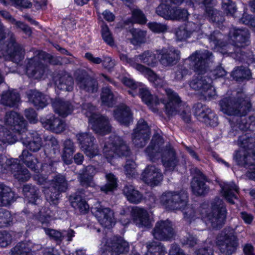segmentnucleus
Listing matches in <instances>:
<instances>
[{
  "mask_svg": "<svg viewBox=\"0 0 255 255\" xmlns=\"http://www.w3.org/2000/svg\"><path fill=\"white\" fill-rule=\"evenodd\" d=\"M18 161V159H8L4 156L0 155V173H4L8 168L11 170L12 164Z\"/></svg>",
  "mask_w": 255,
  "mask_h": 255,
  "instance_id": "obj_60",
  "label": "nucleus"
},
{
  "mask_svg": "<svg viewBox=\"0 0 255 255\" xmlns=\"http://www.w3.org/2000/svg\"><path fill=\"white\" fill-rule=\"evenodd\" d=\"M77 178L80 185L83 187L87 188L95 185L93 179L91 176L87 175L81 171L78 173Z\"/></svg>",
  "mask_w": 255,
  "mask_h": 255,
  "instance_id": "obj_59",
  "label": "nucleus"
},
{
  "mask_svg": "<svg viewBox=\"0 0 255 255\" xmlns=\"http://www.w3.org/2000/svg\"><path fill=\"white\" fill-rule=\"evenodd\" d=\"M23 192L29 203L38 204L41 200L39 190L34 186L29 184L24 185Z\"/></svg>",
  "mask_w": 255,
  "mask_h": 255,
  "instance_id": "obj_40",
  "label": "nucleus"
},
{
  "mask_svg": "<svg viewBox=\"0 0 255 255\" xmlns=\"http://www.w3.org/2000/svg\"><path fill=\"white\" fill-rule=\"evenodd\" d=\"M188 196L186 190H182L176 194V210H182L187 205Z\"/></svg>",
  "mask_w": 255,
  "mask_h": 255,
  "instance_id": "obj_56",
  "label": "nucleus"
},
{
  "mask_svg": "<svg viewBox=\"0 0 255 255\" xmlns=\"http://www.w3.org/2000/svg\"><path fill=\"white\" fill-rule=\"evenodd\" d=\"M20 136L11 133L3 126H0V141L3 143L12 144L19 139Z\"/></svg>",
  "mask_w": 255,
  "mask_h": 255,
  "instance_id": "obj_46",
  "label": "nucleus"
},
{
  "mask_svg": "<svg viewBox=\"0 0 255 255\" xmlns=\"http://www.w3.org/2000/svg\"><path fill=\"white\" fill-rule=\"evenodd\" d=\"M8 255H32L31 250L27 244L19 242L11 249Z\"/></svg>",
  "mask_w": 255,
  "mask_h": 255,
  "instance_id": "obj_49",
  "label": "nucleus"
},
{
  "mask_svg": "<svg viewBox=\"0 0 255 255\" xmlns=\"http://www.w3.org/2000/svg\"><path fill=\"white\" fill-rule=\"evenodd\" d=\"M41 123L45 128L56 133L61 132L65 128V123L61 119L54 116L50 117Z\"/></svg>",
  "mask_w": 255,
  "mask_h": 255,
  "instance_id": "obj_29",
  "label": "nucleus"
},
{
  "mask_svg": "<svg viewBox=\"0 0 255 255\" xmlns=\"http://www.w3.org/2000/svg\"><path fill=\"white\" fill-rule=\"evenodd\" d=\"M107 183L105 185L102 186L100 188L101 190L106 193L109 192H112L117 187V179L115 176L111 173H108L106 175Z\"/></svg>",
  "mask_w": 255,
  "mask_h": 255,
  "instance_id": "obj_50",
  "label": "nucleus"
},
{
  "mask_svg": "<svg viewBox=\"0 0 255 255\" xmlns=\"http://www.w3.org/2000/svg\"><path fill=\"white\" fill-rule=\"evenodd\" d=\"M249 151L243 149H239L236 151L234 156V159L236 160L237 164L240 166H244L246 168H249L251 166L255 165V153L254 157H252V160L247 161V159L250 157L251 154Z\"/></svg>",
  "mask_w": 255,
  "mask_h": 255,
  "instance_id": "obj_33",
  "label": "nucleus"
},
{
  "mask_svg": "<svg viewBox=\"0 0 255 255\" xmlns=\"http://www.w3.org/2000/svg\"><path fill=\"white\" fill-rule=\"evenodd\" d=\"M190 171L193 175L191 182L192 192L197 196H205L209 191V187L205 182L208 180L207 177L197 168H192Z\"/></svg>",
  "mask_w": 255,
  "mask_h": 255,
  "instance_id": "obj_17",
  "label": "nucleus"
},
{
  "mask_svg": "<svg viewBox=\"0 0 255 255\" xmlns=\"http://www.w3.org/2000/svg\"><path fill=\"white\" fill-rule=\"evenodd\" d=\"M16 199L11 188L0 183V206H6Z\"/></svg>",
  "mask_w": 255,
  "mask_h": 255,
  "instance_id": "obj_35",
  "label": "nucleus"
},
{
  "mask_svg": "<svg viewBox=\"0 0 255 255\" xmlns=\"http://www.w3.org/2000/svg\"><path fill=\"white\" fill-rule=\"evenodd\" d=\"M141 176L143 181L150 186L157 185L162 180L160 170L154 165L147 166Z\"/></svg>",
  "mask_w": 255,
  "mask_h": 255,
  "instance_id": "obj_22",
  "label": "nucleus"
},
{
  "mask_svg": "<svg viewBox=\"0 0 255 255\" xmlns=\"http://www.w3.org/2000/svg\"><path fill=\"white\" fill-rule=\"evenodd\" d=\"M27 95L29 101L38 109H42L48 104L47 97L36 90H30Z\"/></svg>",
  "mask_w": 255,
  "mask_h": 255,
  "instance_id": "obj_32",
  "label": "nucleus"
},
{
  "mask_svg": "<svg viewBox=\"0 0 255 255\" xmlns=\"http://www.w3.org/2000/svg\"><path fill=\"white\" fill-rule=\"evenodd\" d=\"M212 57L211 52L204 50L195 51L189 58L194 62V71L198 74H204L209 70V62Z\"/></svg>",
  "mask_w": 255,
  "mask_h": 255,
  "instance_id": "obj_14",
  "label": "nucleus"
},
{
  "mask_svg": "<svg viewBox=\"0 0 255 255\" xmlns=\"http://www.w3.org/2000/svg\"><path fill=\"white\" fill-rule=\"evenodd\" d=\"M8 35L9 39L6 45V54L2 53V57L18 64L24 59L25 51L23 47L16 42L13 34L9 33Z\"/></svg>",
  "mask_w": 255,
  "mask_h": 255,
  "instance_id": "obj_16",
  "label": "nucleus"
},
{
  "mask_svg": "<svg viewBox=\"0 0 255 255\" xmlns=\"http://www.w3.org/2000/svg\"><path fill=\"white\" fill-rule=\"evenodd\" d=\"M232 75L237 81L249 79L251 77L250 70L243 66L237 67L233 72Z\"/></svg>",
  "mask_w": 255,
  "mask_h": 255,
  "instance_id": "obj_55",
  "label": "nucleus"
},
{
  "mask_svg": "<svg viewBox=\"0 0 255 255\" xmlns=\"http://www.w3.org/2000/svg\"><path fill=\"white\" fill-rule=\"evenodd\" d=\"M76 138L79 143L81 145V148L84 145H89L94 142L95 139L91 133L87 132H81L77 134Z\"/></svg>",
  "mask_w": 255,
  "mask_h": 255,
  "instance_id": "obj_58",
  "label": "nucleus"
},
{
  "mask_svg": "<svg viewBox=\"0 0 255 255\" xmlns=\"http://www.w3.org/2000/svg\"><path fill=\"white\" fill-rule=\"evenodd\" d=\"M3 121L4 124L9 127L13 133L18 136L26 130V122L20 114L13 111L5 113Z\"/></svg>",
  "mask_w": 255,
  "mask_h": 255,
  "instance_id": "obj_15",
  "label": "nucleus"
},
{
  "mask_svg": "<svg viewBox=\"0 0 255 255\" xmlns=\"http://www.w3.org/2000/svg\"><path fill=\"white\" fill-rule=\"evenodd\" d=\"M130 32L132 35L130 41L133 45H137L145 42L146 31L139 29L133 28L130 30Z\"/></svg>",
  "mask_w": 255,
  "mask_h": 255,
  "instance_id": "obj_53",
  "label": "nucleus"
},
{
  "mask_svg": "<svg viewBox=\"0 0 255 255\" xmlns=\"http://www.w3.org/2000/svg\"><path fill=\"white\" fill-rule=\"evenodd\" d=\"M56 84L58 89L65 91H71L73 89V78L67 74L61 76L56 81Z\"/></svg>",
  "mask_w": 255,
  "mask_h": 255,
  "instance_id": "obj_45",
  "label": "nucleus"
},
{
  "mask_svg": "<svg viewBox=\"0 0 255 255\" xmlns=\"http://www.w3.org/2000/svg\"><path fill=\"white\" fill-rule=\"evenodd\" d=\"M159 58L160 63L164 66H171L175 60V57L172 56L170 51L166 48H162L156 51Z\"/></svg>",
  "mask_w": 255,
  "mask_h": 255,
  "instance_id": "obj_48",
  "label": "nucleus"
},
{
  "mask_svg": "<svg viewBox=\"0 0 255 255\" xmlns=\"http://www.w3.org/2000/svg\"><path fill=\"white\" fill-rule=\"evenodd\" d=\"M74 77L76 86L80 90L92 93L97 91L98 88L97 81L85 70H77L75 72Z\"/></svg>",
  "mask_w": 255,
  "mask_h": 255,
  "instance_id": "obj_12",
  "label": "nucleus"
},
{
  "mask_svg": "<svg viewBox=\"0 0 255 255\" xmlns=\"http://www.w3.org/2000/svg\"><path fill=\"white\" fill-rule=\"evenodd\" d=\"M223 196L230 204H234V199H237V194L239 192L238 187L234 183H223L220 184Z\"/></svg>",
  "mask_w": 255,
  "mask_h": 255,
  "instance_id": "obj_31",
  "label": "nucleus"
},
{
  "mask_svg": "<svg viewBox=\"0 0 255 255\" xmlns=\"http://www.w3.org/2000/svg\"><path fill=\"white\" fill-rule=\"evenodd\" d=\"M132 22L140 24H144L147 19L141 10L139 9H134L132 10Z\"/></svg>",
  "mask_w": 255,
  "mask_h": 255,
  "instance_id": "obj_64",
  "label": "nucleus"
},
{
  "mask_svg": "<svg viewBox=\"0 0 255 255\" xmlns=\"http://www.w3.org/2000/svg\"><path fill=\"white\" fill-rule=\"evenodd\" d=\"M102 255H118L129 250L128 243L121 237L115 236L108 241L104 238L101 244Z\"/></svg>",
  "mask_w": 255,
  "mask_h": 255,
  "instance_id": "obj_10",
  "label": "nucleus"
},
{
  "mask_svg": "<svg viewBox=\"0 0 255 255\" xmlns=\"http://www.w3.org/2000/svg\"><path fill=\"white\" fill-rule=\"evenodd\" d=\"M51 104L55 113L63 118L71 114L74 110L71 102L63 99H55L52 101Z\"/></svg>",
  "mask_w": 255,
  "mask_h": 255,
  "instance_id": "obj_25",
  "label": "nucleus"
},
{
  "mask_svg": "<svg viewBox=\"0 0 255 255\" xmlns=\"http://www.w3.org/2000/svg\"><path fill=\"white\" fill-rule=\"evenodd\" d=\"M124 194L127 200L131 203L138 204L141 202L143 195L131 185H127L123 189Z\"/></svg>",
  "mask_w": 255,
  "mask_h": 255,
  "instance_id": "obj_37",
  "label": "nucleus"
},
{
  "mask_svg": "<svg viewBox=\"0 0 255 255\" xmlns=\"http://www.w3.org/2000/svg\"><path fill=\"white\" fill-rule=\"evenodd\" d=\"M163 138L159 134H154L144 151L150 160L155 162L161 158L163 166L166 170L173 171L175 167V153L169 144L163 145Z\"/></svg>",
  "mask_w": 255,
  "mask_h": 255,
  "instance_id": "obj_2",
  "label": "nucleus"
},
{
  "mask_svg": "<svg viewBox=\"0 0 255 255\" xmlns=\"http://www.w3.org/2000/svg\"><path fill=\"white\" fill-rule=\"evenodd\" d=\"M210 43H212L215 47H223L226 45L225 36L219 31L215 30L207 36Z\"/></svg>",
  "mask_w": 255,
  "mask_h": 255,
  "instance_id": "obj_51",
  "label": "nucleus"
},
{
  "mask_svg": "<svg viewBox=\"0 0 255 255\" xmlns=\"http://www.w3.org/2000/svg\"><path fill=\"white\" fill-rule=\"evenodd\" d=\"M91 212L100 224L105 228H110L115 223L114 213L109 208H105L100 204H97L92 208Z\"/></svg>",
  "mask_w": 255,
  "mask_h": 255,
  "instance_id": "obj_20",
  "label": "nucleus"
},
{
  "mask_svg": "<svg viewBox=\"0 0 255 255\" xmlns=\"http://www.w3.org/2000/svg\"><path fill=\"white\" fill-rule=\"evenodd\" d=\"M131 215L134 222L139 227L150 228L151 227V221L146 210L135 207L132 209Z\"/></svg>",
  "mask_w": 255,
  "mask_h": 255,
  "instance_id": "obj_26",
  "label": "nucleus"
},
{
  "mask_svg": "<svg viewBox=\"0 0 255 255\" xmlns=\"http://www.w3.org/2000/svg\"><path fill=\"white\" fill-rule=\"evenodd\" d=\"M63 146L62 157L66 164H69L71 162V156L75 150V146L71 139H67L64 141Z\"/></svg>",
  "mask_w": 255,
  "mask_h": 255,
  "instance_id": "obj_44",
  "label": "nucleus"
},
{
  "mask_svg": "<svg viewBox=\"0 0 255 255\" xmlns=\"http://www.w3.org/2000/svg\"><path fill=\"white\" fill-rule=\"evenodd\" d=\"M86 156L90 158H92L98 154V146L94 144V142L90 143L89 145H84L81 148Z\"/></svg>",
  "mask_w": 255,
  "mask_h": 255,
  "instance_id": "obj_63",
  "label": "nucleus"
},
{
  "mask_svg": "<svg viewBox=\"0 0 255 255\" xmlns=\"http://www.w3.org/2000/svg\"><path fill=\"white\" fill-rule=\"evenodd\" d=\"M216 244L222 253L227 255L235 253L238 246L235 231L229 227L224 229L217 236Z\"/></svg>",
  "mask_w": 255,
  "mask_h": 255,
  "instance_id": "obj_8",
  "label": "nucleus"
},
{
  "mask_svg": "<svg viewBox=\"0 0 255 255\" xmlns=\"http://www.w3.org/2000/svg\"><path fill=\"white\" fill-rule=\"evenodd\" d=\"M137 71L144 75L151 82L157 84L158 81L160 80L157 75L150 68L144 65H138Z\"/></svg>",
  "mask_w": 255,
  "mask_h": 255,
  "instance_id": "obj_54",
  "label": "nucleus"
},
{
  "mask_svg": "<svg viewBox=\"0 0 255 255\" xmlns=\"http://www.w3.org/2000/svg\"><path fill=\"white\" fill-rule=\"evenodd\" d=\"M12 218L10 212L6 209L0 208V228L10 226Z\"/></svg>",
  "mask_w": 255,
  "mask_h": 255,
  "instance_id": "obj_57",
  "label": "nucleus"
},
{
  "mask_svg": "<svg viewBox=\"0 0 255 255\" xmlns=\"http://www.w3.org/2000/svg\"><path fill=\"white\" fill-rule=\"evenodd\" d=\"M20 102V96L15 90L3 92L1 95L0 104L9 107H16Z\"/></svg>",
  "mask_w": 255,
  "mask_h": 255,
  "instance_id": "obj_30",
  "label": "nucleus"
},
{
  "mask_svg": "<svg viewBox=\"0 0 255 255\" xmlns=\"http://www.w3.org/2000/svg\"><path fill=\"white\" fill-rule=\"evenodd\" d=\"M11 172L13 176L20 182H25L30 177L28 170L18 163V161L12 164Z\"/></svg>",
  "mask_w": 255,
  "mask_h": 255,
  "instance_id": "obj_38",
  "label": "nucleus"
},
{
  "mask_svg": "<svg viewBox=\"0 0 255 255\" xmlns=\"http://www.w3.org/2000/svg\"><path fill=\"white\" fill-rule=\"evenodd\" d=\"M120 58L124 63L129 65L136 71L138 65H143L141 63L154 67L157 62L156 54L149 50L145 51L133 57H129L128 55L122 53L120 54Z\"/></svg>",
  "mask_w": 255,
  "mask_h": 255,
  "instance_id": "obj_11",
  "label": "nucleus"
},
{
  "mask_svg": "<svg viewBox=\"0 0 255 255\" xmlns=\"http://www.w3.org/2000/svg\"><path fill=\"white\" fill-rule=\"evenodd\" d=\"M175 193L174 192H164L160 197V203L167 210H173L175 206Z\"/></svg>",
  "mask_w": 255,
  "mask_h": 255,
  "instance_id": "obj_42",
  "label": "nucleus"
},
{
  "mask_svg": "<svg viewBox=\"0 0 255 255\" xmlns=\"http://www.w3.org/2000/svg\"><path fill=\"white\" fill-rule=\"evenodd\" d=\"M68 183L66 177L60 173L55 174L50 180L49 186L43 190L46 200L51 204L57 205L60 195L68 189Z\"/></svg>",
  "mask_w": 255,
  "mask_h": 255,
  "instance_id": "obj_5",
  "label": "nucleus"
},
{
  "mask_svg": "<svg viewBox=\"0 0 255 255\" xmlns=\"http://www.w3.org/2000/svg\"><path fill=\"white\" fill-rule=\"evenodd\" d=\"M162 3L156 8V13L166 19H175V0H161Z\"/></svg>",
  "mask_w": 255,
  "mask_h": 255,
  "instance_id": "obj_24",
  "label": "nucleus"
},
{
  "mask_svg": "<svg viewBox=\"0 0 255 255\" xmlns=\"http://www.w3.org/2000/svg\"><path fill=\"white\" fill-rule=\"evenodd\" d=\"M47 53L42 51H36L34 56L27 59L26 66V73L30 78L35 79H40L44 75L47 70L46 65L42 59L48 58Z\"/></svg>",
  "mask_w": 255,
  "mask_h": 255,
  "instance_id": "obj_7",
  "label": "nucleus"
},
{
  "mask_svg": "<svg viewBox=\"0 0 255 255\" xmlns=\"http://www.w3.org/2000/svg\"><path fill=\"white\" fill-rule=\"evenodd\" d=\"M92 128L95 133L100 135L108 134L112 131V126L107 117L98 115L89 120Z\"/></svg>",
  "mask_w": 255,
  "mask_h": 255,
  "instance_id": "obj_21",
  "label": "nucleus"
},
{
  "mask_svg": "<svg viewBox=\"0 0 255 255\" xmlns=\"http://www.w3.org/2000/svg\"><path fill=\"white\" fill-rule=\"evenodd\" d=\"M83 191V190H78L69 196V200L72 207L78 210L81 214H85L89 212V206L80 195Z\"/></svg>",
  "mask_w": 255,
  "mask_h": 255,
  "instance_id": "obj_28",
  "label": "nucleus"
},
{
  "mask_svg": "<svg viewBox=\"0 0 255 255\" xmlns=\"http://www.w3.org/2000/svg\"><path fill=\"white\" fill-rule=\"evenodd\" d=\"M103 153L110 162L116 156H129L131 152L126 141L122 137L112 134L110 136L109 141L104 145Z\"/></svg>",
  "mask_w": 255,
  "mask_h": 255,
  "instance_id": "obj_4",
  "label": "nucleus"
},
{
  "mask_svg": "<svg viewBox=\"0 0 255 255\" xmlns=\"http://www.w3.org/2000/svg\"><path fill=\"white\" fill-rule=\"evenodd\" d=\"M210 81L211 80L206 76H198L190 82V86L193 90L199 91L201 94L204 89H208Z\"/></svg>",
  "mask_w": 255,
  "mask_h": 255,
  "instance_id": "obj_43",
  "label": "nucleus"
},
{
  "mask_svg": "<svg viewBox=\"0 0 255 255\" xmlns=\"http://www.w3.org/2000/svg\"><path fill=\"white\" fill-rule=\"evenodd\" d=\"M146 255H165V249L159 242H151L146 244Z\"/></svg>",
  "mask_w": 255,
  "mask_h": 255,
  "instance_id": "obj_47",
  "label": "nucleus"
},
{
  "mask_svg": "<svg viewBox=\"0 0 255 255\" xmlns=\"http://www.w3.org/2000/svg\"><path fill=\"white\" fill-rule=\"evenodd\" d=\"M194 115L198 120L211 127H216L218 125V117L212 111L206 106L200 103L193 106Z\"/></svg>",
  "mask_w": 255,
  "mask_h": 255,
  "instance_id": "obj_18",
  "label": "nucleus"
},
{
  "mask_svg": "<svg viewBox=\"0 0 255 255\" xmlns=\"http://www.w3.org/2000/svg\"><path fill=\"white\" fill-rule=\"evenodd\" d=\"M118 97L117 94L114 93L110 87L106 86L102 88L100 98L103 105L112 107L116 104Z\"/></svg>",
  "mask_w": 255,
  "mask_h": 255,
  "instance_id": "obj_34",
  "label": "nucleus"
},
{
  "mask_svg": "<svg viewBox=\"0 0 255 255\" xmlns=\"http://www.w3.org/2000/svg\"><path fill=\"white\" fill-rule=\"evenodd\" d=\"M151 135L150 129L144 120L140 119L132 133V140L138 148L144 147L149 140Z\"/></svg>",
  "mask_w": 255,
  "mask_h": 255,
  "instance_id": "obj_13",
  "label": "nucleus"
},
{
  "mask_svg": "<svg viewBox=\"0 0 255 255\" xmlns=\"http://www.w3.org/2000/svg\"><path fill=\"white\" fill-rule=\"evenodd\" d=\"M238 144L243 149L252 153L254 155L255 153V134L251 136L245 134L240 135Z\"/></svg>",
  "mask_w": 255,
  "mask_h": 255,
  "instance_id": "obj_36",
  "label": "nucleus"
},
{
  "mask_svg": "<svg viewBox=\"0 0 255 255\" xmlns=\"http://www.w3.org/2000/svg\"><path fill=\"white\" fill-rule=\"evenodd\" d=\"M139 95L142 101L148 106L153 104H159V102L156 98H154L153 95L147 88H141L139 89Z\"/></svg>",
  "mask_w": 255,
  "mask_h": 255,
  "instance_id": "obj_52",
  "label": "nucleus"
},
{
  "mask_svg": "<svg viewBox=\"0 0 255 255\" xmlns=\"http://www.w3.org/2000/svg\"><path fill=\"white\" fill-rule=\"evenodd\" d=\"M114 117L120 124L128 126L132 120V116L129 107L121 104L114 110Z\"/></svg>",
  "mask_w": 255,
  "mask_h": 255,
  "instance_id": "obj_27",
  "label": "nucleus"
},
{
  "mask_svg": "<svg viewBox=\"0 0 255 255\" xmlns=\"http://www.w3.org/2000/svg\"><path fill=\"white\" fill-rule=\"evenodd\" d=\"M165 92L167 96V100H160L164 104L166 114L168 116H172L175 112V95L174 91L170 89H166Z\"/></svg>",
  "mask_w": 255,
  "mask_h": 255,
  "instance_id": "obj_41",
  "label": "nucleus"
},
{
  "mask_svg": "<svg viewBox=\"0 0 255 255\" xmlns=\"http://www.w3.org/2000/svg\"><path fill=\"white\" fill-rule=\"evenodd\" d=\"M176 114L187 123L191 122L190 108L186 103L183 102L180 97L176 95Z\"/></svg>",
  "mask_w": 255,
  "mask_h": 255,
  "instance_id": "obj_39",
  "label": "nucleus"
},
{
  "mask_svg": "<svg viewBox=\"0 0 255 255\" xmlns=\"http://www.w3.org/2000/svg\"><path fill=\"white\" fill-rule=\"evenodd\" d=\"M81 107L82 113L89 118V120H92V119H93L95 116L98 115L95 112V107L91 103H83Z\"/></svg>",
  "mask_w": 255,
  "mask_h": 255,
  "instance_id": "obj_61",
  "label": "nucleus"
},
{
  "mask_svg": "<svg viewBox=\"0 0 255 255\" xmlns=\"http://www.w3.org/2000/svg\"><path fill=\"white\" fill-rule=\"evenodd\" d=\"M184 215V219L191 222V220L197 216V213L196 211V207L194 206L191 205L186 206L181 210Z\"/></svg>",
  "mask_w": 255,
  "mask_h": 255,
  "instance_id": "obj_62",
  "label": "nucleus"
},
{
  "mask_svg": "<svg viewBox=\"0 0 255 255\" xmlns=\"http://www.w3.org/2000/svg\"><path fill=\"white\" fill-rule=\"evenodd\" d=\"M212 212L207 216V220L214 229L221 228L225 223L227 210L223 201L215 197L211 202Z\"/></svg>",
  "mask_w": 255,
  "mask_h": 255,
  "instance_id": "obj_9",
  "label": "nucleus"
},
{
  "mask_svg": "<svg viewBox=\"0 0 255 255\" xmlns=\"http://www.w3.org/2000/svg\"><path fill=\"white\" fill-rule=\"evenodd\" d=\"M220 105L224 113L234 116L230 120L231 136L239 134L240 131L254 130L255 128V117L253 116L246 117L251 109L252 105L243 91L234 92L232 96L223 98L220 101Z\"/></svg>",
  "mask_w": 255,
  "mask_h": 255,
  "instance_id": "obj_1",
  "label": "nucleus"
},
{
  "mask_svg": "<svg viewBox=\"0 0 255 255\" xmlns=\"http://www.w3.org/2000/svg\"><path fill=\"white\" fill-rule=\"evenodd\" d=\"M250 33L247 28L232 27L228 33V41L226 52L238 61L245 60L246 56L242 48L249 44Z\"/></svg>",
  "mask_w": 255,
  "mask_h": 255,
  "instance_id": "obj_3",
  "label": "nucleus"
},
{
  "mask_svg": "<svg viewBox=\"0 0 255 255\" xmlns=\"http://www.w3.org/2000/svg\"><path fill=\"white\" fill-rule=\"evenodd\" d=\"M24 134H21L20 138L22 144L32 152L38 151L42 145V141L40 135L36 132L29 133L28 135L23 136Z\"/></svg>",
  "mask_w": 255,
  "mask_h": 255,
  "instance_id": "obj_23",
  "label": "nucleus"
},
{
  "mask_svg": "<svg viewBox=\"0 0 255 255\" xmlns=\"http://www.w3.org/2000/svg\"><path fill=\"white\" fill-rule=\"evenodd\" d=\"M154 238L160 241H170L174 237L173 225L169 220H161L156 223L152 232Z\"/></svg>",
  "mask_w": 255,
  "mask_h": 255,
  "instance_id": "obj_19",
  "label": "nucleus"
},
{
  "mask_svg": "<svg viewBox=\"0 0 255 255\" xmlns=\"http://www.w3.org/2000/svg\"><path fill=\"white\" fill-rule=\"evenodd\" d=\"M19 158L28 168L35 173H39L41 170L46 172H53L56 170V165L58 162L53 158L46 156L44 158L41 168H39L37 158L27 149L22 150L21 155L19 156Z\"/></svg>",
  "mask_w": 255,
  "mask_h": 255,
  "instance_id": "obj_6",
  "label": "nucleus"
}]
</instances>
